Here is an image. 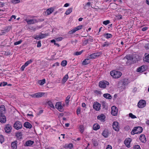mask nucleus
<instances>
[{
  "mask_svg": "<svg viewBox=\"0 0 149 149\" xmlns=\"http://www.w3.org/2000/svg\"><path fill=\"white\" fill-rule=\"evenodd\" d=\"M137 59H134L133 57V56L131 55H127L123 59V62H125V64L127 65H129L131 64L133 62H136L137 61Z\"/></svg>",
  "mask_w": 149,
  "mask_h": 149,
  "instance_id": "obj_1",
  "label": "nucleus"
},
{
  "mask_svg": "<svg viewBox=\"0 0 149 149\" xmlns=\"http://www.w3.org/2000/svg\"><path fill=\"white\" fill-rule=\"evenodd\" d=\"M110 74L111 76L115 78H118L122 75V73L120 72L115 70L111 71Z\"/></svg>",
  "mask_w": 149,
  "mask_h": 149,
  "instance_id": "obj_2",
  "label": "nucleus"
},
{
  "mask_svg": "<svg viewBox=\"0 0 149 149\" xmlns=\"http://www.w3.org/2000/svg\"><path fill=\"white\" fill-rule=\"evenodd\" d=\"M102 53L100 52L95 53L91 54L88 57V58L90 59H94L100 56V55Z\"/></svg>",
  "mask_w": 149,
  "mask_h": 149,
  "instance_id": "obj_3",
  "label": "nucleus"
},
{
  "mask_svg": "<svg viewBox=\"0 0 149 149\" xmlns=\"http://www.w3.org/2000/svg\"><path fill=\"white\" fill-rule=\"evenodd\" d=\"M146 104V102L145 100H141L139 102L137 106L139 108H142L145 107Z\"/></svg>",
  "mask_w": 149,
  "mask_h": 149,
  "instance_id": "obj_4",
  "label": "nucleus"
},
{
  "mask_svg": "<svg viewBox=\"0 0 149 149\" xmlns=\"http://www.w3.org/2000/svg\"><path fill=\"white\" fill-rule=\"evenodd\" d=\"M55 107L60 112H63L64 110L63 108L61 105V103L60 102H56L55 104Z\"/></svg>",
  "mask_w": 149,
  "mask_h": 149,
  "instance_id": "obj_5",
  "label": "nucleus"
},
{
  "mask_svg": "<svg viewBox=\"0 0 149 149\" xmlns=\"http://www.w3.org/2000/svg\"><path fill=\"white\" fill-rule=\"evenodd\" d=\"M109 84V83L107 81H101L99 82V86L100 88H105Z\"/></svg>",
  "mask_w": 149,
  "mask_h": 149,
  "instance_id": "obj_6",
  "label": "nucleus"
},
{
  "mask_svg": "<svg viewBox=\"0 0 149 149\" xmlns=\"http://www.w3.org/2000/svg\"><path fill=\"white\" fill-rule=\"evenodd\" d=\"M13 127L15 129L18 130L22 128V125L20 122L19 121H17L14 124Z\"/></svg>",
  "mask_w": 149,
  "mask_h": 149,
  "instance_id": "obj_7",
  "label": "nucleus"
},
{
  "mask_svg": "<svg viewBox=\"0 0 149 149\" xmlns=\"http://www.w3.org/2000/svg\"><path fill=\"white\" fill-rule=\"evenodd\" d=\"M133 131L135 132L136 134L141 133L143 131L142 128L140 126L135 127L133 129Z\"/></svg>",
  "mask_w": 149,
  "mask_h": 149,
  "instance_id": "obj_8",
  "label": "nucleus"
},
{
  "mask_svg": "<svg viewBox=\"0 0 149 149\" xmlns=\"http://www.w3.org/2000/svg\"><path fill=\"white\" fill-rule=\"evenodd\" d=\"M111 113L113 116H116L117 114L118 109L116 106H112L111 107Z\"/></svg>",
  "mask_w": 149,
  "mask_h": 149,
  "instance_id": "obj_9",
  "label": "nucleus"
},
{
  "mask_svg": "<svg viewBox=\"0 0 149 149\" xmlns=\"http://www.w3.org/2000/svg\"><path fill=\"white\" fill-rule=\"evenodd\" d=\"M113 129L116 131H118L119 130L118 128V123L116 121L114 122L112 125Z\"/></svg>",
  "mask_w": 149,
  "mask_h": 149,
  "instance_id": "obj_10",
  "label": "nucleus"
},
{
  "mask_svg": "<svg viewBox=\"0 0 149 149\" xmlns=\"http://www.w3.org/2000/svg\"><path fill=\"white\" fill-rule=\"evenodd\" d=\"M101 104L97 102L94 104L93 105V108L96 111H99L100 109Z\"/></svg>",
  "mask_w": 149,
  "mask_h": 149,
  "instance_id": "obj_11",
  "label": "nucleus"
},
{
  "mask_svg": "<svg viewBox=\"0 0 149 149\" xmlns=\"http://www.w3.org/2000/svg\"><path fill=\"white\" fill-rule=\"evenodd\" d=\"M12 128L10 124H8L6 125L4 130L6 132L8 133L11 132Z\"/></svg>",
  "mask_w": 149,
  "mask_h": 149,
  "instance_id": "obj_12",
  "label": "nucleus"
},
{
  "mask_svg": "<svg viewBox=\"0 0 149 149\" xmlns=\"http://www.w3.org/2000/svg\"><path fill=\"white\" fill-rule=\"evenodd\" d=\"M105 116L103 114H101L97 116V119L102 122L105 121Z\"/></svg>",
  "mask_w": 149,
  "mask_h": 149,
  "instance_id": "obj_13",
  "label": "nucleus"
},
{
  "mask_svg": "<svg viewBox=\"0 0 149 149\" xmlns=\"http://www.w3.org/2000/svg\"><path fill=\"white\" fill-rule=\"evenodd\" d=\"M25 20L29 24H34L38 22L36 19H26Z\"/></svg>",
  "mask_w": 149,
  "mask_h": 149,
  "instance_id": "obj_14",
  "label": "nucleus"
},
{
  "mask_svg": "<svg viewBox=\"0 0 149 149\" xmlns=\"http://www.w3.org/2000/svg\"><path fill=\"white\" fill-rule=\"evenodd\" d=\"M48 34L47 33V34H44L42 33H41L38 36H36L34 38L35 39L38 40L39 39H42L45 37L46 36H48Z\"/></svg>",
  "mask_w": 149,
  "mask_h": 149,
  "instance_id": "obj_15",
  "label": "nucleus"
},
{
  "mask_svg": "<svg viewBox=\"0 0 149 149\" xmlns=\"http://www.w3.org/2000/svg\"><path fill=\"white\" fill-rule=\"evenodd\" d=\"M6 120V118L4 114H0V122L2 123H4Z\"/></svg>",
  "mask_w": 149,
  "mask_h": 149,
  "instance_id": "obj_16",
  "label": "nucleus"
},
{
  "mask_svg": "<svg viewBox=\"0 0 149 149\" xmlns=\"http://www.w3.org/2000/svg\"><path fill=\"white\" fill-rule=\"evenodd\" d=\"M131 141V139L130 138H127L125 139L124 143L126 146L128 148L130 147V143Z\"/></svg>",
  "mask_w": 149,
  "mask_h": 149,
  "instance_id": "obj_17",
  "label": "nucleus"
},
{
  "mask_svg": "<svg viewBox=\"0 0 149 149\" xmlns=\"http://www.w3.org/2000/svg\"><path fill=\"white\" fill-rule=\"evenodd\" d=\"M139 139L143 143H145L146 141L145 136L144 134H141L140 136Z\"/></svg>",
  "mask_w": 149,
  "mask_h": 149,
  "instance_id": "obj_18",
  "label": "nucleus"
},
{
  "mask_svg": "<svg viewBox=\"0 0 149 149\" xmlns=\"http://www.w3.org/2000/svg\"><path fill=\"white\" fill-rule=\"evenodd\" d=\"M5 112V107L4 105L0 106V114H4Z\"/></svg>",
  "mask_w": 149,
  "mask_h": 149,
  "instance_id": "obj_19",
  "label": "nucleus"
},
{
  "mask_svg": "<svg viewBox=\"0 0 149 149\" xmlns=\"http://www.w3.org/2000/svg\"><path fill=\"white\" fill-rule=\"evenodd\" d=\"M24 126L26 128L31 129L32 127V125L29 122H26L24 125Z\"/></svg>",
  "mask_w": 149,
  "mask_h": 149,
  "instance_id": "obj_20",
  "label": "nucleus"
},
{
  "mask_svg": "<svg viewBox=\"0 0 149 149\" xmlns=\"http://www.w3.org/2000/svg\"><path fill=\"white\" fill-rule=\"evenodd\" d=\"M34 142L33 141L29 140L27 141L24 144V146H31L33 143Z\"/></svg>",
  "mask_w": 149,
  "mask_h": 149,
  "instance_id": "obj_21",
  "label": "nucleus"
},
{
  "mask_svg": "<svg viewBox=\"0 0 149 149\" xmlns=\"http://www.w3.org/2000/svg\"><path fill=\"white\" fill-rule=\"evenodd\" d=\"M109 134L108 130L107 129H105L104 130L103 132L102 133V135L105 137H107Z\"/></svg>",
  "mask_w": 149,
  "mask_h": 149,
  "instance_id": "obj_22",
  "label": "nucleus"
},
{
  "mask_svg": "<svg viewBox=\"0 0 149 149\" xmlns=\"http://www.w3.org/2000/svg\"><path fill=\"white\" fill-rule=\"evenodd\" d=\"M100 126L98 124H95L93 126V129L94 130H97L100 128Z\"/></svg>",
  "mask_w": 149,
  "mask_h": 149,
  "instance_id": "obj_23",
  "label": "nucleus"
},
{
  "mask_svg": "<svg viewBox=\"0 0 149 149\" xmlns=\"http://www.w3.org/2000/svg\"><path fill=\"white\" fill-rule=\"evenodd\" d=\"M17 141L13 142L11 143V146L13 149H17Z\"/></svg>",
  "mask_w": 149,
  "mask_h": 149,
  "instance_id": "obj_24",
  "label": "nucleus"
},
{
  "mask_svg": "<svg viewBox=\"0 0 149 149\" xmlns=\"http://www.w3.org/2000/svg\"><path fill=\"white\" fill-rule=\"evenodd\" d=\"M145 70V67L144 66H142L137 68V71L138 72H143Z\"/></svg>",
  "mask_w": 149,
  "mask_h": 149,
  "instance_id": "obj_25",
  "label": "nucleus"
},
{
  "mask_svg": "<svg viewBox=\"0 0 149 149\" xmlns=\"http://www.w3.org/2000/svg\"><path fill=\"white\" fill-rule=\"evenodd\" d=\"M90 62V59L88 58H86L84 59L82 63V64L84 65H86L88 64Z\"/></svg>",
  "mask_w": 149,
  "mask_h": 149,
  "instance_id": "obj_26",
  "label": "nucleus"
},
{
  "mask_svg": "<svg viewBox=\"0 0 149 149\" xmlns=\"http://www.w3.org/2000/svg\"><path fill=\"white\" fill-rule=\"evenodd\" d=\"M22 135L21 132H19L16 133V136L17 137L18 139H22Z\"/></svg>",
  "mask_w": 149,
  "mask_h": 149,
  "instance_id": "obj_27",
  "label": "nucleus"
},
{
  "mask_svg": "<svg viewBox=\"0 0 149 149\" xmlns=\"http://www.w3.org/2000/svg\"><path fill=\"white\" fill-rule=\"evenodd\" d=\"M103 96L105 98L108 99H111L112 97L109 94L105 93L103 95Z\"/></svg>",
  "mask_w": 149,
  "mask_h": 149,
  "instance_id": "obj_28",
  "label": "nucleus"
},
{
  "mask_svg": "<svg viewBox=\"0 0 149 149\" xmlns=\"http://www.w3.org/2000/svg\"><path fill=\"white\" fill-rule=\"evenodd\" d=\"M128 80L127 79H123L122 80L121 82L124 85H126L128 84Z\"/></svg>",
  "mask_w": 149,
  "mask_h": 149,
  "instance_id": "obj_29",
  "label": "nucleus"
},
{
  "mask_svg": "<svg viewBox=\"0 0 149 149\" xmlns=\"http://www.w3.org/2000/svg\"><path fill=\"white\" fill-rule=\"evenodd\" d=\"M53 9L52 8L48 9L46 10V12L48 15L50 14L52 12H53Z\"/></svg>",
  "mask_w": 149,
  "mask_h": 149,
  "instance_id": "obj_30",
  "label": "nucleus"
},
{
  "mask_svg": "<svg viewBox=\"0 0 149 149\" xmlns=\"http://www.w3.org/2000/svg\"><path fill=\"white\" fill-rule=\"evenodd\" d=\"M68 78V74L65 75L62 80V82L63 83H65L67 81Z\"/></svg>",
  "mask_w": 149,
  "mask_h": 149,
  "instance_id": "obj_31",
  "label": "nucleus"
},
{
  "mask_svg": "<svg viewBox=\"0 0 149 149\" xmlns=\"http://www.w3.org/2000/svg\"><path fill=\"white\" fill-rule=\"evenodd\" d=\"M72 8H69L66 11L65 14L66 15H68L70 13H71L72 11Z\"/></svg>",
  "mask_w": 149,
  "mask_h": 149,
  "instance_id": "obj_32",
  "label": "nucleus"
},
{
  "mask_svg": "<svg viewBox=\"0 0 149 149\" xmlns=\"http://www.w3.org/2000/svg\"><path fill=\"white\" fill-rule=\"evenodd\" d=\"M45 83V80L43 79L38 81V83L40 85H43Z\"/></svg>",
  "mask_w": 149,
  "mask_h": 149,
  "instance_id": "obj_33",
  "label": "nucleus"
},
{
  "mask_svg": "<svg viewBox=\"0 0 149 149\" xmlns=\"http://www.w3.org/2000/svg\"><path fill=\"white\" fill-rule=\"evenodd\" d=\"M144 61L149 63V54L145 56V57L143 58Z\"/></svg>",
  "mask_w": 149,
  "mask_h": 149,
  "instance_id": "obj_34",
  "label": "nucleus"
},
{
  "mask_svg": "<svg viewBox=\"0 0 149 149\" xmlns=\"http://www.w3.org/2000/svg\"><path fill=\"white\" fill-rule=\"evenodd\" d=\"M44 94V93H36V97L39 98L42 97Z\"/></svg>",
  "mask_w": 149,
  "mask_h": 149,
  "instance_id": "obj_35",
  "label": "nucleus"
},
{
  "mask_svg": "<svg viewBox=\"0 0 149 149\" xmlns=\"http://www.w3.org/2000/svg\"><path fill=\"white\" fill-rule=\"evenodd\" d=\"M104 36L107 39L111 38L112 37V35L111 34L108 33L104 34Z\"/></svg>",
  "mask_w": 149,
  "mask_h": 149,
  "instance_id": "obj_36",
  "label": "nucleus"
},
{
  "mask_svg": "<svg viewBox=\"0 0 149 149\" xmlns=\"http://www.w3.org/2000/svg\"><path fill=\"white\" fill-rule=\"evenodd\" d=\"M77 28L76 27L72 29V30L70 31L69 32V34H72L74 33H75L76 31H77Z\"/></svg>",
  "mask_w": 149,
  "mask_h": 149,
  "instance_id": "obj_37",
  "label": "nucleus"
},
{
  "mask_svg": "<svg viewBox=\"0 0 149 149\" xmlns=\"http://www.w3.org/2000/svg\"><path fill=\"white\" fill-rule=\"evenodd\" d=\"M79 128L80 129V131L81 133H82L84 130V127L83 125H80L79 126Z\"/></svg>",
  "mask_w": 149,
  "mask_h": 149,
  "instance_id": "obj_38",
  "label": "nucleus"
},
{
  "mask_svg": "<svg viewBox=\"0 0 149 149\" xmlns=\"http://www.w3.org/2000/svg\"><path fill=\"white\" fill-rule=\"evenodd\" d=\"M70 97V96L69 95H68L66 97L65 100V102L66 104H68L69 102V99Z\"/></svg>",
  "mask_w": 149,
  "mask_h": 149,
  "instance_id": "obj_39",
  "label": "nucleus"
},
{
  "mask_svg": "<svg viewBox=\"0 0 149 149\" xmlns=\"http://www.w3.org/2000/svg\"><path fill=\"white\" fill-rule=\"evenodd\" d=\"M110 43L108 42H106L102 45V47H108L110 45Z\"/></svg>",
  "mask_w": 149,
  "mask_h": 149,
  "instance_id": "obj_40",
  "label": "nucleus"
},
{
  "mask_svg": "<svg viewBox=\"0 0 149 149\" xmlns=\"http://www.w3.org/2000/svg\"><path fill=\"white\" fill-rule=\"evenodd\" d=\"M67 63V62L66 60H63L61 62V65L63 66H65Z\"/></svg>",
  "mask_w": 149,
  "mask_h": 149,
  "instance_id": "obj_41",
  "label": "nucleus"
},
{
  "mask_svg": "<svg viewBox=\"0 0 149 149\" xmlns=\"http://www.w3.org/2000/svg\"><path fill=\"white\" fill-rule=\"evenodd\" d=\"M32 60L30 59L29 61H26L24 64L25 65V66H27L29 64L32 63Z\"/></svg>",
  "mask_w": 149,
  "mask_h": 149,
  "instance_id": "obj_42",
  "label": "nucleus"
},
{
  "mask_svg": "<svg viewBox=\"0 0 149 149\" xmlns=\"http://www.w3.org/2000/svg\"><path fill=\"white\" fill-rule=\"evenodd\" d=\"M49 105L52 108H54V107L52 104V103L50 101H49L48 102Z\"/></svg>",
  "mask_w": 149,
  "mask_h": 149,
  "instance_id": "obj_43",
  "label": "nucleus"
},
{
  "mask_svg": "<svg viewBox=\"0 0 149 149\" xmlns=\"http://www.w3.org/2000/svg\"><path fill=\"white\" fill-rule=\"evenodd\" d=\"M51 42L52 43H54V44L55 45L57 46L58 47H59V45L56 42V41L55 40L53 39L51 40Z\"/></svg>",
  "mask_w": 149,
  "mask_h": 149,
  "instance_id": "obj_44",
  "label": "nucleus"
},
{
  "mask_svg": "<svg viewBox=\"0 0 149 149\" xmlns=\"http://www.w3.org/2000/svg\"><path fill=\"white\" fill-rule=\"evenodd\" d=\"M129 116L132 118H135L136 117L135 116L133 115L132 113H130L129 114Z\"/></svg>",
  "mask_w": 149,
  "mask_h": 149,
  "instance_id": "obj_45",
  "label": "nucleus"
},
{
  "mask_svg": "<svg viewBox=\"0 0 149 149\" xmlns=\"http://www.w3.org/2000/svg\"><path fill=\"white\" fill-rule=\"evenodd\" d=\"M83 52V51H81L79 52H77L74 53V54L75 55L78 56L80 55Z\"/></svg>",
  "mask_w": 149,
  "mask_h": 149,
  "instance_id": "obj_46",
  "label": "nucleus"
},
{
  "mask_svg": "<svg viewBox=\"0 0 149 149\" xmlns=\"http://www.w3.org/2000/svg\"><path fill=\"white\" fill-rule=\"evenodd\" d=\"M12 3L16 4L17 3H18L20 2L19 0H13L12 1Z\"/></svg>",
  "mask_w": 149,
  "mask_h": 149,
  "instance_id": "obj_47",
  "label": "nucleus"
},
{
  "mask_svg": "<svg viewBox=\"0 0 149 149\" xmlns=\"http://www.w3.org/2000/svg\"><path fill=\"white\" fill-rule=\"evenodd\" d=\"M92 142L94 146H96L98 145V143L96 140H93Z\"/></svg>",
  "mask_w": 149,
  "mask_h": 149,
  "instance_id": "obj_48",
  "label": "nucleus"
},
{
  "mask_svg": "<svg viewBox=\"0 0 149 149\" xmlns=\"http://www.w3.org/2000/svg\"><path fill=\"white\" fill-rule=\"evenodd\" d=\"M110 23V21L109 20H107L106 21H105L103 22V23L105 25H107V24H109Z\"/></svg>",
  "mask_w": 149,
  "mask_h": 149,
  "instance_id": "obj_49",
  "label": "nucleus"
},
{
  "mask_svg": "<svg viewBox=\"0 0 149 149\" xmlns=\"http://www.w3.org/2000/svg\"><path fill=\"white\" fill-rule=\"evenodd\" d=\"M81 112V108L80 107H78L77 111V115L79 114Z\"/></svg>",
  "mask_w": 149,
  "mask_h": 149,
  "instance_id": "obj_50",
  "label": "nucleus"
},
{
  "mask_svg": "<svg viewBox=\"0 0 149 149\" xmlns=\"http://www.w3.org/2000/svg\"><path fill=\"white\" fill-rule=\"evenodd\" d=\"M134 149H141L139 145H135L134 146Z\"/></svg>",
  "mask_w": 149,
  "mask_h": 149,
  "instance_id": "obj_51",
  "label": "nucleus"
},
{
  "mask_svg": "<svg viewBox=\"0 0 149 149\" xmlns=\"http://www.w3.org/2000/svg\"><path fill=\"white\" fill-rule=\"evenodd\" d=\"M22 41L21 40H20L14 43L15 45H17L19 44H20L22 42Z\"/></svg>",
  "mask_w": 149,
  "mask_h": 149,
  "instance_id": "obj_52",
  "label": "nucleus"
},
{
  "mask_svg": "<svg viewBox=\"0 0 149 149\" xmlns=\"http://www.w3.org/2000/svg\"><path fill=\"white\" fill-rule=\"evenodd\" d=\"M83 27V26L82 25L79 26L77 27H76V28H77V31L80 30Z\"/></svg>",
  "mask_w": 149,
  "mask_h": 149,
  "instance_id": "obj_53",
  "label": "nucleus"
},
{
  "mask_svg": "<svg viewBox=\"0 0 149 149\" xmlns=\"http://www.w3.org/2000/svg\"><path fill=\"white\" fill-rule=\"evenodd\" d=\"M57 41H60L63 39V38L61 37H58L55 38Z\"/></svg>",
  "mask_w": 149,
  "mask_h": 149,
  "instance_id": "obj_54",
  "label": "nucleus"
},
{
  "mask_svg": "<svg viewBox=\"0 0 149 149\" xmlns=\"http://www.w3.org/2000/svg\"><path fill=\"white\" fill-rule=\"evenodd\" d=\"M73 147V145L72 144L70 143L69 144L68 146H66V148H72Z\"/></svg>",
  "mask_w": 149,
  "mask_h": 149,
  "instance_id": "obj_55",
  "label": "nucleus"
},
{
  "mask_svg": "<svg viewBox=\"0 0 149 149\" xmlns=\"http://www.w3.org/2000/svg\"><path fill=\"white\" fill-rule=\"evenodd\" d=\"M41 46V43L40 41H39L37 44V47H40Z\"/></svg>",
  "mask_w": 149,
  "mask_h": 149,
  "instance_id": "obj_56",
  "label": "nucleus"
},
{
  "mask_svg": "<svg viewBox=\"0 0 149 149\" xmlns=\"http://www.w3.org/2000/svg\"><path fill=\"white\" fill-rule=\"evenodd\" d=\"M25 67H26V66H25L24 64L23 65L21 68L20 70L22 71L24 70Z\"/></svg>",
  "mask_w": 149,
  "mask_h": 149,
  "instance_id": "obj_57",
  "label": "nucleus"
},
{
  "mask_svg": "<svg viewBox=\"0 0 149 149\" xmlns=\"http://www.w3.org/2000/svg\"><path fill=\"white\" fill-rule=\"evenodd\" d=\"M88 43V42L87 40H85L83 42V44L85 45H87Z\"/></svg>",
  "mask_w": 149,
  "mask_h": 149,
  "instance_id": "obj_58",
  "label": "nucleus"
},
{
  "mask_svg": "<svg viewBox=\"0 0 149 149\" xmlns=\"http://www.w3.org/2000/svg\"><path fill=\"white\" fill-rule=\"evenodd\" d=\"M36 93L31 95H30V96H31L33 98H36Z\"/></svg>",
  "mask_w": 149,
  "mask_h": 149,
  "instance_id": "obj_59",
  "label": "nucleus"
},
{
  "mask_svg": "<svg viewBox=\"0 0 149 149\" xmlns=\"http://www.w3.org/2000/svg\"><path fill=\"white\" fill-rule=\"evenodd\" d=\"M106 149H112V147L110 145H108Z\"/></svg>",
  "mask_w": 149,
  "mask_h": 149,
  "instance_id": "obj_60",
  "label": "nucleus"
},
{
  "mask_svg": "<svg viewBox=\"0 0 149 149\" xmlns=\"http://www.w3.org/2000/svg\"><path fill=\"white\" fill-rule=\"evenodd\" d=\"M0 136L1 139L0 140V142L1 143H2L3 141V136L1 135Z\"/></svg>",
  "mask_w": 149,
  "mask_h": 149,
  "instance_id": "obj_61",
  "label": "nucleus"
},
{
  "mask_svg": "<svg viewBox=\"0 0 149 149\" xmlns=\"http://www.w3.org/2000/svg\"><path fill=\"white\" fill-rule=\"evenodd\" d=\"M148 29V27H143L142 29V30L143 31H146Z\"/></svg>",
  "mask_w": 149,
  "mask_h": 149,
  "instance_id": "obj_62",
  "label": "nucleus"
},
{
  "mask_svg": "<svg viewBox=\"0 0 149 149\" xmlns=\"http://www.w3.org/2000/svg\"><path fill=\"white\" fill-rule=\"evenodd\" d=\"M87 40L88 42H92L93 41V39H92V38H89L88 39H87Z\"/></svg>",
  "mask_w": 149,
  "mask_h": 149,
  "instance_id": "obj_63",
  "label": "nucleus"
},
{
  "mask_svg": "<svg viewBox=\"0 0 149 149\" xmlns=\"http://www.w3.org/2000/svg\"><path fill=\"white\" fill-rule=\"evenodd\" d=\"M2 83H3L2 86H5L6 85H7V83L6 82H2Z\"/></svg>",
  "mask_w": 149,
  "mask_h": 149,
  "instance_id": "obj_64",
  "label": "nucleus"
}]
</instances>
